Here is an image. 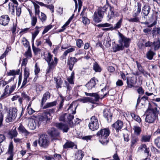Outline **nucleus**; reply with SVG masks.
I'll return each instance as SVG.
<instances>
[{
  "label": "nucleus",
  "instance_id": "obj_1",
  "mask_svg": "<svg viewBox=\"0 0 160 160\" xmlns=\"http://www.w3.org/2000/svg\"><path fill=\"white\" fill-rule=\"evenodd\" d=\"M110 132L108 128H103L97 133L96 136L98 138L99 142L102 145H106L108 142V137Z\"/></svg>",
  "mask_w": 160,
  "mask_h": 160
},
{
  "label": "nucleus",
  "instance_id": "obj_2",
  "mask_svg": "<svg viewBox=\"0 0 160 160\" xmlns=\"http://www.w3.org/2000/svg\"><path fill=\"white\" fill-rule=\"evenodd\" d=\"M147 110L148 114L145 118V121L148 123H151L154 122L158 116V111L157 108H148Z\"/></svg>",
  "mask_w": 160,
  "mask_h": 160
},
{
  "label": "nucleus",
  "instance_id": "obj_3",
  "mask_svg": "<svg viewBox=\"0 0 160 160\" xmlns=\"http://www.w3.org/2000/svg\"><path fill=\"white\" fill-rule=\"evenodd\" d=\"M17 111L18 110L16 108H9L6 117V122H9L14 120L17 116Z\"/></svg>",
  "mask_w": 160,
  "mask_h": 160
},
{
  "label": "nucleus",
  "instance_id": "obj_4",
  "mask_svg": "<svg viewBox=\"0 0 160 160\" xmlns=\"http://www.w3.org/2000/svg\"><path fill=\"white\" fill-rule=\"evenodd\" d=\"M118 35L119 36L118 43L123 45L124 48L128 47L131 41V39L125 37L119 32H118Z\"/></svg>",
  "mask_w": 160,
  "mask_h": 160
},
{
  "label": "nucleus",
  "instance_id": "obj_5",
  "mask_svg": "<svg viewBox=\"0 0 160 160\" xmlns=\"http://www.w3.org/2000/svg\"><path fill=\"white\" fill-rule=\"evenodd\" d=\"M90 121V122L88 124L89 129L92 131L97 130L99 125L98 119L93 116L91 117Z\"/></svg>",
  "mask_w": 160,
  "mask_h": 160
},
{
  "label": "nucleus",
  "instance_id": "obj_6",
  "mask_svg": "<svg viewBox=\"0 0 160 160\" xmlns=\"http://www.w3.org/2000/svg\"><path fill=\"white\" fill-rule=\"evenodd\" d=\"M38 144L41 147H47L49 144V139L47 135L43 134L40 135L39 138Z\"/></svg>",
  "mask_w": 160,
  "mask_h": 160
},
{
  "label": "nucleus",
  "instance_id": "obj_7",
  "mask_svg": "<svg viewBox=\"0 0 160 160\" xmlns=\"http://www.w3.org/2000/svg\"><path fill=\"white\" fill-rule=\"evenodd\" d=\"M58 59L57 58H54V61H52L51 62L48 63V67L46 70V73H48L52 71H53L58 63Z\"/></svg>",
  "mask_w": 160,
  "mask_h": 160
},
{
  "label": "nucleus",
  "instance_id": "obj_8",
  "mask_svg": "<svg viewBox=\"0 0 160 160\" xmlns=\"http://www.w3.org/2000/svg\"><path fill=\"white\" fill-rule=\"evenodd\" d=\"M56 127L58 129L62 130L63 132H67L69 129L68 125L62 122L57 123Z\"/></svg>",
  "mask_w": 160,
  "mask_h": 160
},
{
  "label": "nucleus",
  "instance_id": "obj_9",
  "mask_svg": "<svg viewBox=\"0 0 160 160\" xmlns=\"http://www.w3.org/2000/svg\"><path fill=\"white\" fill-rule=\"evenodd\" d=\"M98 82V80L94 77L92 78L86 84L85 86L88 90L92 89L95 88L96 84V81Z\"/></svg>",
  "mask_w": 160,
  "mask_h": 160
},
{
  "label": "nucleus",
  "instance_id": "obj_10",
  "mask_svg": "<svg viewBox=\"0 0 160 160\" xmlns=\"http://www.w3.org/2000/svg\"><path fill=\"white\" fill-rule=\"evenodd\" d=\"M52 119V117L50 116L49 114H46L44 112L42 115L40 116L39 118L38 121V124H41L42 122H47L48 120H49Z\"/></svg>",
  "mask_w": 160,
  "mask_h": 160
},
{
  "label": "nucleus",
  "instance_id": "obj_11",
  "mask_svg": "<svg viewBox=\"0 0 160 160\" xmlns=\"http://www.w3.org/2000/svg\"><path fill=\"white\" fill-rule=\"evenodd\" d=\"M123 125L122 122L121 120H118L112 125V127L113 128H114L116 132H118L119 130L122 128Z\"/></svg>",
  "mask_w": 160,
  "mask_h": 160
},
{
  "label": "nucleus",
  "instance_id": "obj_12",
  "mask_svg": "<svg viewBox=\"0 0 160 160\" xmlns=\"http://www.w3.org/2000/svg\"><path fill=\"white\" fill-rule=\"evenodd\" d=\"M136 82L137 78L134 77H132L128 78H127V83L129 88L134 87Z\"/></svg>",
  "mask_w": 160,
  "mask_h": 160
},
{
  "label": "nucleus",
  "instance_id": "obj_13",
  "mask_svg": "<svg viewBox=\"0 0 160 160\" xmlns=\"http://www.w3.org/2000/svg\"><path fill=\"white\" fill-rule=\"evenodd\" d=\"M77 61V59L76 58L71 57L68 58V64L69 66V68L70 71L72 70L74 65Z\"/></svg>",
  "mask_w": 160,
  "mask_h": 160
},
{
  "label": "nucleus",
  "instance_id": "obj_14",
  "mask_svg": "<svg viewBox=\"0 0 160 160\" xmlns=\"http://www.w3.org/2000/svg\"><path fill=\"white\" fill-rule=\"evenodd\" d=\"M9 21V18L7 15H2L0 17V24L3 26L8 25Z\"/></svg>",
  "mask_w": 160,
  "mask_h": 160
},
{
  "label": "nucleus",
  "instance_id": "obj_15",
  "mask_svg": "<svg viewBox=\"0 0 160 160\" xmlns=\"http://www.w3.org/2000/svg\"><path fill=\"white\" fill-rule=\"evenodd\" d=\"M103 115L104 117L107 119L108 122H110L111 121L112 115L109 111L104 109L103 111Z\"/></svg>",
  "mask_w": 160,
  "mask_h": 160
},
{
  "label": "nucleus",
  "instance_id": "obj_16",
  "mask_svg": "<svg viewBox=\"0 0 160 160\" xmlns=\"http://www.w3.org/2000/svg\"><path fill=\"white\" fill-rule=\"evenodd\" d=\"M18 130L20 133L22 134L25 137L27 136L29 134V132L22 124L20 125L19 126L18 128Z\"/></svg>",
  "mask_w": 160,
  "mask_h": 160
},
{
  "label": "nucleus",
  "instance_id": "obj_17",
  "mask_svg": "<svg viewBox=\"0 0 160 160\" xmlns=\"http://www.w3.org/2000/svg\"><path fill=\"white\" fill-rule=\"evenodd\" d=\"M152 48L155 51L158 50L160 48V38H157L152 42Z\"/></svg>",
  "mask_w": 160,
  "mask_h": 160
},
{
  "label": "nucleus",
  "instance_id": "obj_18",
  "mask_svg": "<svg viewBox=\"0 0 160 160\" xmlns=\"http://www.w3.org/2000/svg\"><path fill=\"white\" fill-rule=\"evenodd\" d=\"M93 17V20L96 23L101 22L103 17V16L102 15V14L99 13L98 12H94Z\"/></svg>",
  "mask_w": 160,
  "mask_h": 160
},
{
  "label": "nucleus",
  "instance_id": "obj_19",
  "mask_svg": "<svg viewBox=\"0 0 160 160\" xmlns=\"http://www.w3.org/2000/svg\"><path fill=\"white\" fill-rule=\"evenodd\" d=\"M151 8L150 6L148 4H145L142 7V13L145 16H147L149 14Z\"/></svg>",
  "mask_w": 160,
  "mask_h": 160
},
{
  "label": "nucleus",
  "instance_id": "obj_20",
  "mask_svg": "<svg viewBox=\"0 0 160 160\" xmlns=\"http://www.w3.org/2000/svg\"><path fill=\"white\" fill-rule=\"evenodd\" d=\"M29 128L31 130L35 129L37 125H39L38 120H33L32 122H29Z\"/></svg>",
  "mask_w": 160,
  "mask_h": 160
},
{
  "label": "nucleus",
  "instance_id": "obj_21",
  "mask_svg": "<svg viewBox=\"0 0 160 160\" xmlns=\"http://www.w3.org/2000/svg\"><path fill=\"white\" fill-rule=\"evenodd\" d=\"M124 48L123 46L120 44V43L115 44L114 46L112 48V49L113 52H115L117 51H122L124 50Z\"/></svg>",
  "mask_w": 160,
  "mask_h": 160
},
{
  "label": "nucleus",
  "instance_id": "obj_22",
  "mask_svg": "<svg viewBox=\"0 0 160 160\" xmlns=\"http://www.w3.org/2000/svg\"><path fill=\"white\" fill-rule=\"evenodd\" d=\"M50 97V94L49 92H46L43 95L42 97L41 105L42 107L43 104L45 103L48 98H49Z\"/></svg>",
  "mask_w": 160,
  "mask_h": 160
},
{
  "label": "nucleus",
  "instance_id": "obj_23",
  "mask_svg": "<svg viewBox=\"0 0 160 160\" xmlns=\"http://www.w3.org/2000/svg\"><path fill=\"white\" fill-rule=\"evenodd\" d=\"M84 154L81 150L77 152L75 155L76 160H82Z\"/></svg>",
  "mask_w": 160,
  "mask_h": 160
},
{
  "label": "nucleus",
  "instance_id": "obj_24",
  "mask_svg": "<svg viewBox=\"0 0 160 160\" xmlns=\"http://www.w3.org/2000/svg\"><path fill=\"white\" fill-rule=\"evenodd\" d=\"M109 6L110 8V11L108 12L107 17L109 19H110L114 17L115 12H114V8L113 7L111 6V5H109Z\"/></svg>",
  "mask_w": 160,
  "mask_h": 160
},
{
  "label": "nucleus",
  "instance_id": "obj_25",
  "mask_svg": "<svg viewBox=\"0 0 160 160\" xmlns=\"http://www.w3.org/2000/svg\"><path fill=\"white\" fill-rule=\"evenodd\" d=\"M48 134L52 137H55L58 136V133L55 128H52L48 131Z\"/></svg>",
  "mask_w": 160,
  "mask_h": 160
},
{
  "label": "nucleus",
  "instance_id": "obj_26",
  "mask_svg": "<svg viewBox=\"0 0 160 160\" xmlns=\"http://www.w3.org/2000/svg\"><path fill=\"white\" fill-rule=\"evenodd\" d=\"M54 79L55 80L56 83V88H61V85L63 82L61 78L59 77H57V78L54 77Z\"/></svg>",
  "mask_w": 160,
  "mask_h": 160
},
{
  "label": "nucleus",
  "instance_id": "obj_27",
  "mask_svg": "<svg viewBox=\"0 0 160 160\" xmlns=\"http://www.w3.org/2000/svg\"><path fill=\"white\" fill-rule=\"evenodd\" d=\"M75 145L73 142L68 141L63 145V148L65 149L69 148H72Z\"/></svg>",
  "mask_w": 160,
  "mask_h": 160
},
{
  "label": "nucleus",
  "instance_id": "obj_28",
  "mask_svg": "<svg viewBox=\"0 0 160 160\" xmlns=\"http://www.w3.org/2000/svg\"><path fill=\"white\" fill-rule=\"evenodd\" d=\"M20 71V69H18L16 70H10L9 72H7V74L8 76H14L16 75H19Z\"/></svg>",
  "mask_w": 160,
  "mask_h": 160
},
{
  "label": "nucleus",
  "instance_id": "obj_29",
  "mask_svg": "<svg viewBox=\"0 0 160 160\" xmlns=\"http://www.w3.org/2000/svg\"><path fill=\"white\" fill-rule=\"evenodd\" d=\"M85 94L87 96L94 97L96 101H98L100 98L99 95L97 93H89L85 92Z\"/></svg>",
  "mask_w": 160,
  "mask_h": 160
},
{
  "label": "nucleus",
  "instance_id": "obj_30",
  "mask_svg": "<svg viewBox=\"0 0 160 160\" xmlns=\"http://www.w3.org/2000/svg\"><path fill=\"white\" fill-rule=\"evenodd\" d=\"M57 103L56 101H54L50 102H47L43 108V109H46L48 108H50L53 106H55Z\"/></svg>",
  "mask_w": 160,
  "mask_h": 160
},
{
  "label": "nucleus",
  "instance_id": "obj_31",
  "mask_svg": "<svg viewBox=\"0 0 160 160\" xmlns=\"http://www.w3.org/2000/svg\"><path fill=\"white\" fill-rule=\"evenodd\" d=\"M142 6V4L140 3V2H138L137 3V9L136 10H135V11H136L135 12H134V15L135 16H137L139 15V14L140 13L141 11V7Z\"/></svg>",
  "mask_w": 160,
  "mask_h": 160
},
{
  "label": "nucleus",
  "instance_id": "obj_32",
  "mask_svg": "<svg viewBox=\"0 0 160 160\" xmlns=\"http://www.w3.org/2000/svg\"><path fill=\"white\" fill-rule=\"evenodd\" d=\"M65 116L66 118L67 121H66L68 122L69 124H71V122L73 123L72 121V120L74 118V116L73 115H71L70 114H65Z\"/></svg>",
  "mask_w": 160,
  "mask_h": 160
},
{
  "label": "nucleus",
  "instance_id": "obj_33",
  "mask_svg": "<svg viewBox=\"0 0 160 160\" xmlns=\"http://www.w3.org/2000/svg\"><path fill=\"white\" fill-rule=\"evenodd\" d=\"M155 53L151 50L148 51L146 54L147 58L149 60H152Z\"/></svg>",
  "mask_w": 160,
  "mask_h": 160
},
{
  "label": "nucleus",
  "instance_id": "obj_34",
  "mask_svg": "<svg viewBox=\"0 0 160 160\" xmlns=\"http://www.w3.org/2000/svg\"><path fill=\"white\" fill-rule=\"evenodd\" d=\"M93 69L95 72H100L101 71V68L99 65L96 62L93 63Z\"/></svg>",
  "mask_w": 160,
  "mask_h": 160
},
{
  "label": "nucleus",
  "instance_id": "obj_35",
  "mask_svg": "<svg viewBox=\"0 0 160 160\" xmlns=\"http://www.w3.org/2000/svg\"><path fill=\"white\" fill-rule=\"evenodd\" d=\"M108 7L106 6L105 5L103 7L100 8L98 9V12L100 14H102V16H103L104 13L107 9Z\"/></svg>",
  "mask_w": 160,
  "mask_h": 160
},
{
  "label": "nucleus",
  "instance_id": "obj_36",
  "mask_svg": "<svg viewBox=\"0 0 160 160\" xmlns=\"http://www.w3.org/2000/svg\"><path fill=\"white\" fill-rule=\"evenodd\" d=\"M13 144L12 142H11L9 145L8 151V153L10 154V155L13 156Z\"/></svg>",
  "mask_w": 160,
  "mask_h": 160
},
{
  "label": "nucleus",
  "instance_id": "obj_37",
  "mask_svg": "<svg viewBox=\"0 0 160 160\" xmlns=\"http://www.w3.org/2000/svg\"><path fill=\"white\" fill-rule=\"evenodd\" d=\"M74 71L72 72L71 76L68 77L67 79V80L71 84H73L74 82H73V79L74 78Z\"/></svg>",
  "mask_w": 160,
  "mask_h": 160
},
{
  "label": "nucleus",
  "instance_id": "obj_38",
  "mask_svg": "<svg viewBox=\"0 0 160 160\" xmlns=\"http://www.w3.org/2000/svg\"><path fill=\"white\" fill-rule=\"evenodd\" d=\"M81 102H82L83 103H86L88 102H89L93 103L94 101L92 100V99L89 97H85L84 98L81 99L80 100Z\"/></svg>",
  "mask_w": 160,
  "mask_h": 160
},
{
  "label": "nucleus",
  "instance_id": "obj_39",
  "mask_svg": "<svg viewBox=\"0 0 160 160\" xmlns=\"http://www.w3.org/2000/svg\"><path fill=\"white\" fill-rule=\"evenodd\" d=\"M122 18H121L116 24L115 26L114 27H113V30H116L120 28L122 22Z\"/></svg>",
  "mask_w": 160,
  "mask_h": 160
},
{
  "label": "nucleus",
  "instance_id": "obj_40",
  "mask_svg": "<svg viewBox=\"0 0 160 160\" xmlns=\"http://www.w3.org/2000/svg\"><path fill=\"white\" fill-rule=\"evenodd\" d=\"M134 18H131L128 19V21L130 22H140V20L139 18L137 16H135Z\"/></svg>",
  "mask_w": 160,
  "mask_h": 160
},
{
  "label": "nucleus",
  "instance_id": "obj_41",
  "mask_svg": "<svg viewBox=\"0 0 160 160\" xmlns=\"http://www.w3.org/2000/svg\"><path fill=\"white\" fill-rule=\"evenodd\" d=\"M131 114L133 118L137 121L138 122L140 123L141 122V119L138 116L136 115L133 113H131Z\"/></svg>",
  "mask_w": 160,
  "mask_h": 160
},
{
  "label": "nucleus",
  "instance_id": "obj_42",
  "mask_svg": "<svg viewBox=\"0 0 160 160\" xmlns=\"http://www.w3.org/2000/svg\"><path fill=\"white\" fill-rule=\"evenodd\" d=\"M2 104L0 103V128L2 126V121L3 120V116L1 111L2 110Z\"/></svg>",
  "mask_w": 160,
  "mask_h": 160
},
{
  "label": "nucleus",
  "instance_id": "obj_43",
  "mask_svg": "<svg viewBox=\"0 0 160 160\" xmlns=\"http://www.w3.org/2000/svg\"><path fill=\"white\" fill-rule=\"evenodd\" d=\"M16 128V127H15L13 130L9 132V134L12 137V138L16 137L17 136L18 133Z\"/></svg>",
  "mask_w": 160,
  "mask_h": 160
},
{
  "label": "nucleus",
  "instance_id": "obj_44",
  "mask_svg": "<svg viewBox=\"0 0 160 160\" xmlns=\"http://www.w3.org/2000/svg\"><path fill=\"white\" fill-rule=\"evenodd\" d=\"M151 136L150 135L143 136L142 137L141 141L142 142H149Z\"/></svg>",
  "mask_w": 160,
  "mask_h": 160
},
{
  "label": "nucleus",
  "instance_id": "obj_45",
  "mask_svg": "<svg viewBox=\"0 0 160 160\" xmlns=\"http://www.w3.org/2000/svg\"><path fill=\"white\" fill-rule=\"evenodd\" d=\"M52 56V55H51L50 52H48V56L47 57H45L44 59L48 63L51 62Z\"/></svg>",
  "mask_w": 160,
  "mask_h": 160
},
{
  "label": "nucleus",
  "instance_id": "obj_46",
  "mask_svg": "<svg viewBox=\"0 0 160 160\" xmlns=\"http://www.w3.org/2000/svg\"><path fill=\"white\" fill-rule=\"evenodd\" d=\"M154 143L158 148H160V136L155 139Z\"/></svg>",
  "mask_w": 160,
  "mask_h": 160
},
{
  "label": "nucleus",
  "instance_id": "obj_47",
  "mask_svg": "<svg viewBox=\"0 0 160 160\" xmlns=\"http://www.w3.org/2000/svg\"><path fill=\"white\" fill-rule=\"evenodd\" d=\"M75 50V49L72 48L68 49L64 52L63 55L66 57L68 53L74 51Z\"/></svg>",
  "mask_w": 160,
  "mask_h": 160
},
{
  "label": "nucleus",
  "instance_id": "obj_48",
  "mask_svg": "<svg viewBox=\"0 0 160 160\" xmlns=\"http://www.w3.org/2000/svg\"><path fill=\"white\" fill-rule=\"evenodd\" d=\"M29 75V69L26 68H25L24 70V78H28Z\"/></svg>",
  "mask_w": 160,
  "mask_h": 160
},
{
  "label": "nucleus",
  "instance_id": "obj_49",
  "mask_svg": "<svg viewBox=\"0 0 160 160\" xmlns=\"http://www.w3.org/2000/svg\"><path fill=\"white\" fill-rule=\"evenodd\" d=\"M21 96L23 99H26L28 101H29L30 100V98L24 92L22 93Z\"/></svg>",
  "mask_w": 160,
  "mask_h": 160
},
{
  "label": "nucleus",
  "instance_id": "obj_50",
  "mask_svg": "<svg viewBox=\"0 0 160 160\" xmlns=\"http://www.w3.org/2000/svg\"><path fill=\"white\" fill-rule=\"evenodd\" d=\"M82 21L83 23L85 25L89 24L90 23L89 20L85 16L82 17Z\"/></svg>",
  "mask_w": 160,
  "mask_h": 160
},
{
  "label": "nucleus",
  "instance_id": "obj_51",
  "mask_svg": "<svg viewBox=\"0 0 160 160\" xmlns=\"http://www.w3.org/2000/svg\"><path fill=\"white\" fill-rule=\"evenodd\" d=\"M112 24L108 23H106L103 24H99L97 25L98 27H107L111 26Z\"/></svg>",
  "mask_w": 160,
  "mask_h": 160
},
{
  "label": "nucleus",
  "instance_id": "obj_52",
  "mask_svg": "<svg viewBox=\"0 0 160 160\" xmlns=\"http://www.w3.org/2000/svg\"><path fill=\"white\" fill-rule=\"evenodd\" d=\"M127 132H124L123 134V137L124 138V140L125 141L128 142L129 140V134Z\"/></svg>",
  "mask_w": 160,
  "mask_h": 160
},
{
  "label": "nucleus",
  "instance_id": "obj_53",
  "mask_svg": "<svg viewBox=\"0 0 160 160\" xmlns=\"http://www.w3.org/2000/svg\"><path fill=\"white\" fill-rule=\"evenodd\" d=\"M37 22V18L36 16H33L31 18V25L32 26H35Z\"/></svg>",
  "mask_w": 160,
  "mask_h": 160
},
{
  "label": "nucleus",
  "instance_id": "obj_54",
  "mask_svg": "<svg viewBox=\"0 0 160 160\" xmlns=\"http://www.w3.org/2000/svg\"><path fill=\"white\" fill-rule=\"evenodd\" d=\"M52 28V26L50 25L45 27L44 30L42 32V34L43 35L45 34L50 29H51Z\"/></svg>",
  "mask_w": 160,
  "mask_h": 160
},
{
  "label": "nucleus",
  "instance_id": "obj_55",
  "mask_svg": "<svg viewBox=\"0 0 160 160\" xmlns=\"http://www.w3.org/2000/svg\"><path fill=\"white\" fill-rule=\"evenodd\" d=\"M111 40L110 38H107L106 40V43L105 46L106 47H109L111 45Z\"/></svg>",
  "mask_w": 160,
  "mask_h": 160
},
{
  "label": "nucleus",
  "instance_id": "obj_56",
  "mask_svg": "<svg viewBox=\"0 0 160 160\" xmlns=\"http://www.w3.org/2000/svg\"><path fill=\"white\" fill-rule=\"evenodd\" d=\"M55 108H52L51 109H49L48 110H47V111L45 112H44L46 113V114H48V113L49 114L50 116L52 117L51 115V114L53 113L55 111Z\"/></svg>",
  "mask_w": 160,
  "mask_h": 160
},
{
  "label": "nucleus",
  "instance_id": "obj_57",
  "mask_svg": "<svg viewBox=\"0 0 160 160\" xmlns=\"http://www.w3.org/2000/svg\"><path fill=\"white\" fill-rule=\"evenodd\" d=\"M39 32V31L38 30H37L34 33H32V41H34L36 37L38 35Z\"/></svg>",
  "mask_w": 160,
  "mask_h": 160
},
{
  "label": "nucleus",
  "instance_id": "obj_58",
  "mask_svg": "<svg viewBox=\"0 0 160 160\" xmlns=\"http://www.w3.org/2000/svg\"><path fill=\"white\" fill-rule=\"evenodd\" d=\"M22 42L25 47L26 48L29 47V42L26 39L24 38V39L22 40Z\"/></svg>",
  "mask_w": 160,
  "mask_h": 160
},
{
  "label": "nucleus",
  "instance_id": "obj_59",
  "mask_svg": "<svg viewBox=\"0 0 160 160\" xmlns=\"http://www.w3.org/2000/svg\"><path fill=\"white\" fill-rule=\"evenodd\" d=\"M134 132L136 133L137 134H139L141 132V129L138 126H134Z\"/></svg>",
  "mask_w": 160,
  "mask_h": 160
},
{
  "label": "nucleus",
  "instance_id": "obj_60",
  "mask_svg": "<svg viewBox=\"0 0 160 160\" xmlns=\"http://www.w3.org/2000/svg\"><path fill=\"white\" fill-rule=\"evenodd\" d=\"M77 46L78 48L81 47L82 45L83 44V41L81 39H78L77 41Z\"/></svg>",
  "mask_w": 160,
  "mask_h": 160
},
{
  "label": "nucleus",
  "instance_id": "obj_61",
  "mask_svg": "<svg viewBox=\"0 0 160 160\" xmlns=\"http://www.w3.org/2000/svg\"><path fill=\"white\" fill-rule=\"evenodd\" d=\"M137 141L136 139L133 138L131 140V148H134L136 145Z\"/></svg>",
  "mask_w": 160,
  "mask_h": 160
},
{
  "label": "nucleus",
  "instance_id": "obj_62",
  "mask_svg": "<svg viewBox=\"0 0 160 160\" xmlns=\"http://www.w3.org/2000/svg\"><path fill=\"white\" fill-rule=\"evenodd\" d=\"M30 47L29 46V48L27 50V51L25 52L26 56L27 57H31L32 54L31 52V50L30 49Z\"/></svg>",
  "mask_w": 160,
  "mask_h": 160
},
{
  "label": "nucleus",
  "instance_id": "obj_63",
  "mask_svg": "<svg viewBox=\"0 0 160 160\" xmlns=\"http://www.w3.org/2000/svg\"><path fill=\"white\" fill-rule=\"evenodd\" d=\"M137 91L138 93L140 94H143L144 93V90L141 87H139L137 89Z\"/></svg>",
  "mask_w": 160,
  "mask_h": 160
},
{
  "label": "nucleus",
  "instance_id": "obj_64",
  "mask_svg": "<svg viewBox=\"0 0 160 160\" xmlns=\"http://www.w3.org/2000/svg\"><path fill=\"white\" fill-rule=\"evenodd\" d=\"M29 105H28L27 108L28 113L30 115H32L35 112V111L33 110L32 108H29Z\"/></svg>",
  "mask_w": 160,
  "mask_h": 160
}]
</instances>
